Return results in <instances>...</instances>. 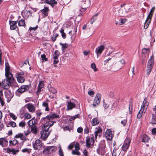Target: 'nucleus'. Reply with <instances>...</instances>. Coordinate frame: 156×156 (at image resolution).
Returning <instances> with one entry per match:
<instances>
[{
	"label": "nucleus",
	"instance_id": "13d9d810",
	"mask_svg": "<svg viewBox=\"0 0 156 156\" xmlns=\"http://www.w3.org/2000/svg\"><path fill=\"white\" fill-rule=\"evenodd\" d=\"M58 36V35L57 34H55L53 35L52 37V40L53 41H55L56 40Z\"/></svg>",
	"mask_w": 156,
	"mask_h": 156
},
{
	"label": "nucleus",
	"instance_id": "69168bd1",
	"mask_svg": "<svg viewBox=\"0 0 156 156\" xmlns=\"http://www.w3.org/2000/svg\"><path fill=\"white\" fill-rule=\"evenodd\" d=\"M84 131L85 133L86 134L88 133H89V129L87 127H86L84 129Z\"/></svg>",
	"mask_w": 156,
	"mask_h": 156
},
{
	"label": "nucleus",
	"instance_id": "412c9836",
	"mask_svg": "<svg viewBox=\"0 0 156 156\" xmlns=\"http://www.w3.org/2000/svg\"><path fill=\"white\" fill-rule=\"evenodd\" d=\"M140 139L142 142L147 143L148 142L150 138L146 134H144L141 136Z\"/></svg>",
	"mask_w": 156,
	"mask_h": 156
},
{
	"label": "nucleus",
	"instance_id": "58836bf2",
	"mask_svg": "<svg viewBox=\"0 0 156 156\" xmlns=\"http://www.w3.org/2000/svg\"><path fill=\"white\" fill-rule=\"evenodd\" d=\"M59 52L58 50H56L53 54V58H58L59 56Z\"/></svg>",
	"mask_w": 156,
	"mask_h": 156
},
{
	"label": "nucleus",
	"instance_id": "9b49d317",
	"mask_svg": "<svg viewBox=\"0 0 156 156\" xmlns=\"http://www.w3.org/2000/svg\"><path fill=\"white\" fill-rule=\"evenodd\" d=\"M101 98V94L99 93L97 94L95 97L93 105L95 107L99 104L100 103Z\"/></svg>",
	"mask_w": 156,
	"mask_h": 156
},
{
	"label": "nucleus",
	"instance_id": "6e6d98bb",
	"mask_svg": "<svg viewBox=\"0 0 156 156\" xmlns=\"http://www.w3.org/2000/svg\"><path fill=\"white\" fill-rule=\"evenodd\" d=\"M71 129V127H69L68 126H66L63 129L64 131L69 130V131H70Z\"/></svg>",
	"mask_w": 156,
	"mask_h": 156
},
{
	"label": "nucleus",
	"instance_id": "bf43d9fd",
	"mask_svg": "<svg viewBox=\"0 0 156 156\" xmlns=\"http://www.w3.org/2000/svg\"><path fill=\"white\" fill-rule=\"evenodd\" d=\"M88 94L89 95L92 96L94 94V92L93 90H90L88 92Z\"/></svg>",
	"mask_w": 156,
	"mask_h": 156
},
{
	"label": "nucleus",
	"instance_id": "e2e57ef3",
	"mask_svg": "<svg viewBox=\"0 0 156 156\" xmlns=\"http://www.w3.org/2000/svg\"><path fill=\"white\" fill-rule=\"evenodd\" d=\"M83 131V128L82 127H79L77 129V131L78 133H81Z\"/></svg>",
	"mask_w": 156,
	"mask_h": 156
},
{
	"label": "nucleus",
	"instance_id": "393cba45",
	"mask_svg": "<svg viewBox=\"0 0 156 156\" xmlns=\"http://www.w3.org/2000/svg\"><path fill=\"white\" fill-rule=\"evenodd\" d=\"M17 80L18 82L20 83H22L24 82L25 79L24 77L20 74H18L16 76Z\"/></svg>",
	"mask_w": 156,
	"mask_h": 156
},
{
	"label": "nucleus",
	"instance_id": "cd10ccee",
	"mask_svg": "<svg viewBox=\"0 0 156 156\" xmlns=\"http://www.w3.org/2000/svg\"><path fill=\"white\" fill-rule=\"evenodd\" d=\"M36 123L35 119L34 117L31 120H30L28 122V126L30 127L34 126Z\"/></svg>",
	"mask_w": 156,
	"mask_h": 156
},
{
	"label": "nucleus",
	"instance_id": "4c0bfd02",
	"mask_svg": "<svg viewBox=\"0 0 156 156\" xmlns=\"http://www.w3.org/2000/svg\"><path fill=\"white\" fill-rule=\"evenodd\" d=\"M79 117L80 116L79 115V114H78L76 115H74L73 116H71L69 118V120L70 121H71L74 120L76 118H79Z\"/></svg>",
	"mask_w": 156,
	"mask_h": 156
},
{
	"label": "nucleus",
	"instance_id": "a18cd8bd",
	"mask_svg": "<svg viewBox=\"0 0 156 156\" xmlns=\"http://www.w3.org/2000/svg\"><path fill=\"white\" fill-rule=\"evenodd\" d=\"M119 65L120 66V67H123V65L125 64L124 60L123 59H121L119 62Z\"/></svg>",
	"mask_w": 156,
	"mask_h": 156
},
{
	"label": "nucleus",
	"instance_id": "e433bc0d",
	"mask_svg": "<svg viewBox=\"0 0 156 156\" xmlns=\"http://www.w3.org/2000/svg\"><path fill=\"white\" fill-rule=\"evenodd\" d=\"M25 25V21L24 20L21 19L18 22V25L19 26H24Z\"/></svg>",
	"mask_w": 156,
	"mask_h": 156
},
{
	"label": "nucleus",
	"instance_id": "4468645a",
	"mask_svg": "<svg viewBox=\"0 0 156 156\" xmlns=\"http://www.w3.org/2000/svg\"><path fill=\"white\" fill-rule=\"evenodd\" d=\"M29 88L28 85H22L17 89V91L19 93H22L28 90Z\"/></svg>",
	"mask_w": 156,
	"mask_h": 156
},
{
	"label": "nucleus",
	"instance_id": "c85d7f7f",
	"mask_svg": "<svg viewBox=\"0 0 156 156\" xmlns=\"http://www.w3.org/2000/svg\"><path fill=\"white\" fill-rule=\"evenodd\" d=\"M48 9L47 7H44L43 9L41 10L42 12L44 14L45 16H48Z\"/></svg>",
	"mask_w": 156,
	"mask_h": 156
},
{
	"label": "nucleus",
	"instance_id": "6ab92c4d",
	"mask_svg": "<svg viewBox=\"0 0 156 156\" xmlns=\"http://www.w3.org/2000/svg\"><path fill=\"white\" fill-rule=\"evenodd\" d=\"M21 67L27 68H31V67L29 66V60L27 59L25 60L24 62H21L20 64Z\"/></svg>",
	"mask_w": 156,
	"mask_h": 156
},
{
	"label": "nucleus",
	"instance_id": "f8f14e48",
	"mask_svg": "<svg viewBox=\"0 0 156 156\" xmlns=\"http://www.w3.org/2000/svg\"><path fill=\"white\" fill-rule=\"evenodd\" d=\"M25 107L28 109L29 112L34 113L35 110V107L31 103H28L25 105Z\"/></svg>",
	"mask_w": 156,
	"mask_h": 156
},
{
	"label": "nucleus",
	"instance_id": "09e8293b",
	"mask_svg": "<svg viewBox=\"0 0 156 156\" xmlns=\"http://www.w3.org/2000/svg\"><path fill=\"white\" fill-rule=\"evenodd\" d=\"M64 30L63 29H62L60 30V32L62 34V37L64 38H65L66 37V34L64 32Z\"/></svg>",
	"mask_w": 156,
	"mask_h": 156
},
{
	"label": "nucleus",
	"instance_id": "7c9ffc66",
	"mask_svg": "<svg viewBox=\"0 0 156 156\" xmlns=\"http://www.w3.org/2000/svg\"><path fill=\"white\" fill-rule=\"evenodd\" d=\"M31 131L32 133L36 134L37 132V129L35 125L31 127Z\"/></svg>",
	"mask_w": 156,
	"mask_h": 156
},
{
	"label": "nucleus",
	"instance_id": "79ce46f5",
	"mask_svg": "<svg viewBox=\"0 0 156 156\" xmlns=\"http://www.w3.org/2000/svg\"><path fill=\"white\" fill-rule=\"evenodd\" d=\"M49 90L50 92L53 94H55L57 92L55 89L52 87H50L49 88Z\"/></svg>",
	"mask_w": 156,
	"mask_h": 156
},
{
	"label": "nucleus",
	"instance_id": "39448f33",
	"mask_svg": "<svg viewBox=\"0 0 156 156\" xmlns=\"http://www.w3.org/2000/svg\"><path fill=\"white\" fill-rule=\"evenodd\" d=\"M154 9L155 7H153L151 9L149 14L147 18L144 26V27L145 29H146L148 28V26L151 22Z\"/></svg>",
	"mask_w": 156,
	"mask_h": 156
},
{
	"label": "nucleus",
	"instance_id": "603ef678",
	"mask_svg": "<svg viewBox=\"0 0 156 156\" xmlns=\"http://www.w3.org/2000/svg\"><path fill=\"white\" fill-rule=\"evenodd\" d=\"M19 125L20 127H23L26 125V123L23 122H21L19 123Z\"/></svg>",
	"mask_w": 156,
	"mask_h": 156
},
{
	"label": "nucleus",
	"instance_id": "aec40b11",
	"mask_svg": "<svg viewBox=\"0 0 156 156\" xmlns=\"http://www.w3.org/2000/svg\"><path fill=\"white\" fill-rule=\"evenodd\" d=\"M44 86V82L43 81H40L38 86L37 90L36 92L37 94H39L41 91V89L43 88Z\"/></svg>",
	"mask_w": 156,
	"mask_h": 156
},
{
	"label": "nucleus",
	"instance_id": "473e14b6",
	"mask_svg": "<svg viewBox=\"0 0 156 156\" xmlns=\"http://www.w3.org/2000/svg\"><path fill=\"white\" fill-rule=\"evenodd\" d=\"M60 44L62 46V50L63 52L65 51V49L68 47V45L67 44H62L60 43Z\"/></svg>",
	"mask_w": 156,
	"mask_h": 156
},
{
	"label": "nucleus",
	"instance_id": "774afa93",
	"mask_svg": "<svg viewBox=\"0 0 156 156\" xmlns=\"http://www.w3.org/2000/svg\"><path fill=\"white\" fill-rule=\"evenodd\" d=\"M152 133L153 134H156V128H153L152 130Z\"/></svg>",
	"mask_w": 156,
	"mask_h": 156
},
{
	"label": "nucleus",
	"instance_id": "f704fd0d",
	"mask_svg": "<svg viewBox=\"0 0 156 156\" xmlns=\"http://www.w3.org/2000/svg\"><path fill=\"white\" fill-rule=\"evenodd\" d=\"M18 142V140L16 139H14L13 140H10L9 141L10 145L13 146L15 145Z\"/></svg>",
	"mask_w": 156,
	"mask_h": 156
},
{
	"label": "nucleus",
	"instance_id": "9d476101",
	"mask_svg": "<svg viewBox=\"0 0 156 156\" xmlns=\"http://www.w3.org/2000/svg\"><path fill=\"white\" fill-rule=\"evenodd\" d=\"M131 140L130 139L128 138H126L124 143L122 146V150L124 151H126L129 148L130 145Z\"/></svg>",
	"mask_w": 156,
	"mask_h": 156
},
{
	"label": "nucleus",
	"instance_id": "8fccbe9b",
	"mask_svg": "<svg viewBox=\"0 0 156 156\" xmlns=\"http://www.w3.org/2000/svg\"><path fill=\"white\" fill-rule=\"evenodd\" d=\"M126 20L125 19H121L119 20V23L120 25L124 24L126 21Z\"/></svg>",
	"mask_w": 156,
	"mask_h": 156
},
{
	"label": "nucleus",
	"instance_id": "f3484780",
	"mask_svg": "<svg viewBox=\"0 0 156 156\" xmlns=\"http://www.w3.org/2000/svg\"><path fill=\"white\" fill-rule=\"evenodd\" d=\"M102 133V129L100 127H96L94 129V133L95 138L96 139L97 136L100 137Z\"/></svg>",
	"mask_w": 156,
	"mask_h": 156
},
{
	"label": "nucleus",
	"instance_id": "de8ad7c7",
	"mask_svg": "<svg viewBox=\"0 0 156 156\" xmlns=\"http://www.w3.org/2000/svg\"><path fill=\"white\" fill-rule=\"evenodd\" d=\"M9 115L10 117L14 120H16L17 118V117L13 113H10Z\"/></svg>",
	"mask_w": 156,
	"mask_h": 156
},
{
	"label": "nucleus",
	"instance_id": "052dcab7",
	"mask_svg": "<svg viewBox=\"0 0 156 156\" xmlns=\"http://www.w3.org/2000/svg\"><path fill=\"white\" fill-rule=\"evenodd\" d=\"M59 155L60 156H64L62 152V149L61 147H60L59 150Z\"/></svg>",
	"mask_w": 156,
	"mask_h": 156
},
{
	"label": "nucleus",
	"instance_id": "1a4fd4ad",
	"mask_svg": "<svg viewBox=\"0 0 156 156\" xmlns=\"http://www.w3.org/2000/svg\"><path fill=\"white\" fill-rule=\"evenodd\" d=\"M86 146L89 148H90L93 146L94 144V136H88L86 138Z\"/></svg>",
	"mask_w": 156,
	"mask_h": 156
},
{
	"label": "nucleus",
	"instance_id": "f03ea898",
	"mask_svg": "<svg viewBox=\"0 0 156 156\" xmlns=\"http://www.w3.org/2000/svg\"><path fill=\"white\" fill-rule=\"evenodd\" d=\"M10 69H5V75L6 79L3 80L1 85L4 89H7L9 87L10 85L14 83L15 79L12 74L10 72Z\"/></svg>",
	"mask_w": 156,
	"mask_h": 156
},
{
	"label": "nucleus",
	"instance_id": "6e6552de",
	"mask_svg": "<svg viewBox=\"0 0 156 156\" xmlns=\"http://www.w3.org/2000/svg\"><path fill=\"white\" fill-rule=\"evenodd\" d=\"M73 99H71L69 101H67V106L66 108L67 110H71L73 108H75L76 107V104L77 102L75 100H74L75 102H73Z\"/></svg>",
	"mask_w": 156,
	"mask_h": 156
},
{
	"label": "nucleus",
	"instance_id": "4be33fe9",
	"mask_svg": "<svg viewBox=\"0 0 156 156\" xmlns=\"http://www.w3.org/2000/svg\"><path fill=\"white\" fill-rule=\"evenodd\" d=\"M17 22L16 21H9L10 28L12 30H14L17 27Z\"/></svg>",
	"mask_w": 156,
	"mask_h": 156
},
{
	"label": "nucleus",
	"instance_id": "37998d69",
	"mask_svg": "<svg viewBox=\"0 0 156 156\" xmlns=\"http://www.w3.org/2000/svg\"><path fill=\"white\" fill-rule=\"evenodd\" d=\"M149 52V48H143L142 49V52L143 54H145L148 53Z\"/></svg>",
	"mask_w": 156,
	"mask_h": 156
},
{
	"label": "nucleus",
	"instance_id": "338daca9",
	"mask_svg": "<svg viewBox=\"0 0 156 156\" xmlns=\"http://www.w3.org/2000/svg\"><path fill=\"white\" fill-rule=\"evenodd\" d=\"M103 106H104V108L105 109H106L108 107V105L106 103L104 102Z\"/></svg>",
	"mask_w": 156,
	"mask_h": 156
},
{
	"label": "nucleus",
	"instance_id": "c9c22d12",
	"mask_svg": "<svg viewBox=\"0 0 156 156\" xmlns=\"http://www.w3.org/2000/svg\"><path fill=\"white\" fill-rule=\"evenodd\" d=\"M24 117L25 119H29L31 118V115L28 112H25L24 113Z\"/></svg>",
	"mask_w": 156,
	"mask_h": 156
},
{
	"label": "nucleus",
	"instance_id": "20e7f679",
	"mask_svg": "<svg viewBox=\"0 0 156 156\" xmlns=\"http://www.w3.org/2000/svg\"><path fill=\"white\" fill-rule=\"evenodd\" d=\"M81 7H79L76 10V11L79 15H82L84 12L86 11L87 8L89 6V5H87L84 2L83 0L80 3Z\"/></svg>",
	"mask_w": 156,
	"mask_h": 156
},
{
	"label": "nucleus",
	"instance_id": "a211bd4d",
	"mask_svg": "<svg viewBox=\"0 0 156 156\" xmlns=\"http://www.w3.org/2000/svg\"><path fill=\"white\" fill-rule=\"evenodd\" d=\"M5 97L8 99V100H10L13 96V93H12L10 90L6 89L5 90Z\"/></svg>",
	"mask_w": 156,
	"mask_h": 156
},
{
	"label": "nucleus",
	"instance_id": "2eb2a0df",
	"mask_svg": "<svg viewBox=\"0 0 156 156\" xmlns=\"http://www.w3.org/2000/svg\"><path fill=\"white\" fill-rule=\"evenodd\" d=\"M112 131L110 129H107L105 133V136L107 140H112L113 136L112 133Z\"/></svg>",
	"mask_w": 156,
	"mask_h": 156
},
{
	"label": "nucleus",
	"instance_id": "c03bdc74",
	"mask_svg": "<svg viewBox=\"0 0 156 156\" xmlns=\"http://www.w3.org/2000/svg\"><path fill=\"white\" fill-rule=\"evenodd\" d=\"M54 62L53 64L55 67H57L58 66H57L56 64L58 62V58H53Z\"/></svg>",
	"mask_w": 156,
	"mask_h": 156
},
{
	"label": "nucleus",
	"instance_id": "5fc2aeb1",
	"mask_svg": "<svg viewBox=\"0 0 156 156\" xmlns=\"http://www.w3.org/2000/svg\"><path fill=\"white\" fill-rule=\"evenodd\" d=\"M152 115H156V105L155 106L154 108L153 109Z\"/></svg>",
	"mask_w": 156,
	"mask_h": 156
},
{
	"label": "nucleus",
	"instance_id": "a19ab883",
	"mask_svg": "<svg viewBox=\"0 0 156 156\" xmlns=\"http://www.w3.org/2000/svg\"><path fill=\"white\" fill-rule=\"evenodd\" d=\"M50 147H49V146L47 147L43 150V153L45 154H48L50 151Z\"/></svg>",
	"mask_w": 156,
	"mask_h": 156
},
{
	"label": "nucleus",
	"instance_id": "dca6fc26",
	"mask_svg": "<svg viewBox=\"0 0 156 156\" xmlns=\"http://www.w3.org/2000/svg\"><path fill=\"white\" fill-rule=\"evenodd\" d=\"M105 49V47L103 45H101L97 47L95 50V52L97 54L98 57L101 55L103 50Z\"/></svg>",
	"mask_w": 156,
	"mask_h": 156
},
{
	"label": "nucleus",
	"instance_id": "0e129e2a",
	"mask_svg": "<svg viewBox=\"0 0 156 156\" xmlns=\"http://www.w3.org/2000/svg\"><path fill=\"white\" fill-rule=\"evenodd\" d=\"M126 122H127L126 120L125 119V120H123L121 121V123L123 126H125V124H126Z\"/></svg>",
	"mask_w": 156,
	"mask_h": 156
},
{
	"label": "nucleus",
	"instance_id": "ddd939ff",
	"mask_svg": "<svg viewBox=\"0 0 156 156\" xmlns=\"http://www.w3.org/2000/svg\"><path fill=\"white\" fill-rule=\"evenodd\" d=\"M75 150H72V153L73 155H80V154L79 151L80 149L79 144L76 143L74 145Z\"/></svg>",
	"mask_w": 156,
	"mask_h": 156
},
{
	"label": "nucleus",
	"instance_id": "2f4dec72",
	"mask_svg": "<svg viewBox=\"0 0 156 156\" xmlns=\"http://www.w3.org/2000/svg\"><path fill=\"white\" fill-rule=\"evenodd\" d=\"M99 123V121L96 118H94L92 120L91 123L92 126H94L97 125Z\"/></svg>",
	"mask_w": 156,
	"mask_h": 156
},
{
	"label": "nucleus",
	"instance_id": "c756f323",
	"mask_svg": "<svg viewBox=\"0 0 156 156\" xmlns=\"http://www.w3.org/2000/svg\"><path fill=\"white\" fill-rule=\"evenodd\" d=\"M16 123L13 121L10 122L8 124H7V127H9L10 126L12 127H16Z\"/></svg>",
	"mask_w": 156,
	"mask_h": 156
},
{
	"label": "nucleus",
	"instance_id": "7ed1b4c3",
	"mask_svg": "<svg viewBox=\"0 0 156 156\" xmlns=\"http://www.w3.org/2000/svg\"><path fill=\"white\" fill-rule=\"evenodd\" d=\"M149 104V102L147 101L145 98L142 105L141 109L138 112L137 116V118L140 119L141 117L143 114L146 112Z\"/></svg>",
	"mask_w": 156,
	"mask_h": 156
},
{
	"label": "nucleus",
	"instance_id": "4d7b16f0",
	"mask_svg": "<svg viewBox=\"0 0 156 156\" xmlns=\"http://www.w3.org/2000/svg\"><path fill=\"white\" fill-rule=\"evenodd\" d=\"M97 19V18L95 17H94V16L91 18L90 22L91 24H92Z\"/></svg>",
	"mask_w": 156,
	"mask_h": 156
},
{
	"label": "nucleus",
	"instance_id": "680f3d73",
	"mask_svg": "<svg viewBox=\"0 0 156 156\" xmlns=\"http://www.w3.org/2000/svg\"><path fill=\"white\" fill-rule=\"evenodd\" d=\"M37 28H38L37 26H36L35 27H30L29 28V30L30 31L31 30H36L37 29Z\"/></svg>",
	"mask_w": 156,
	"mask_h": 156
},
{
	"label": "nucleus",
	"instance_id": "5701e85b",
	"mask_svg": "<svg viewBox=\"0 0 156 156\" xmlns=\"http://www.w3.org/2000/svg\"><path fill=\"white\" fill-rule=\"evenodd\" d=\"M5 150H6V152L9 154H16L17 152H19L18 150H15L13 149H11L10 148L8 147L6 149H5Z\"/></svg>",
	"mask_w": 156,
	"mask_h": 156
},
{
	"label": "nucleus",
	"instance_id": "b1692460",
	"mask_svg": "<svg viewBox=\"0 0 156 156\" xmlns=\"http://www.w3.org/2000/svg\"><path fill=\"white\" fill-rule=\"evenodd\" d=\"M8 143V141L5 138H1V145L2 147H7Z\"/></svg>",
	"mask_w": 156,
	"mask_h": 156
},
{
	"label": "nucleus",
	"instance_id": "a878e982",
	"mask_svg": "<svg viewBox=\"0 0 156 156\" xmlns=\"http://www.w3.org/2000/svg\"><path fill=\"white\" fill-rule=\"evenodd\" d=\"M42 106L43 108H44L45 111H49L48 104L47 102L46 101L43 102H42Z\"/></svg>",
	"mask_w": 156,
	"mask_h": 156
},
{
	"label": "nucleus",
	"instance_id": "72a5a7b5",
	"mask_svg": "<svg viewBox=\"0 0 156 156\" xmlns=\"http://www.w3.org/2000/svg\"><path fill=\"white\" fill-rule=\"evenodd\" d=\"M45 1L47 3L50 4H55L57 3L56 0H45Z\"/></svg>",
	"mask_w": 156,
	"mask_h": 156
},
{
	"label": "nucleus",
	"instance_id": "bb28decb",
	"mask_svg": "<svg viewBox=\"0 0 156 156\" xmlns=\"http://www.w3.org/2000/svg\"><path fill=\"white\" fill-rule=\"evenodd\" d=\"M154 65V60L152 59L149 60L148 62L147 67L148 68H152Z\"/></svg>",
	"mask_w": 156,
	"mask_h": 156
},
{
	"label": "nucleus",
	"instance_id": "864d4df0",
	"mask_svg": "<svg viewBox=\"0 0 156 156\" xmlns=\"http://www.w3.org/2000/svg\"><path fill=\"white\" fill-rule=\"evenodd\" d=\"M41 58L43 61H46L47 60V58H46V55L44 54L41 55Z\"/></svg>",
	"mask_w": 156,
	"mask_h": 156
},
{
	"label": "nucleus",
	"instance_id": "ea45409f",
	"mask_svg": "<svg viewBox=\"0 0 156 156\" xmlns=\"http://www.w3.org/2000/svg\"><path fill=\"white\" fill-rule=\"evenodd\" d=\"M151 123L152 124H156V116L155 115H152Z\"/></svg>",
	"mask_w": 156,
	"mask_h": 156
},
{
	"label": "nucleus",
	"instance_id": "3c124183",
	"mask_svg": "<svg viewBox=\"0 0 156 156\" xmlns=\"http://www.w3.org/2000/svg\"><path fill=\"white\" fill-rule=\"evenodd\" d=\"M49 147H50V151H51L52 152L55 151L56 149V147L54 146H49Z\"/></svg>",
	"mask_w": 156,
	"mask_h": 156
},
{
	"label": "nucleus",
	"instance_id": "0eeeda50",
	"mask_svg": "<svg viewBox=\"0 0 156 156\" xmlns=\"http://www.w3.org/2000/svg\"><path fill=\"white\" fill-rule=\"evenodd\" d=\"M42 143L41 140L37 139L33 143V147L35 150H39L41 149Z\"/></svg>",
	"mask_w": 156,
	"mask_h": 156
},
{
	"label": "nucleus",
	"instance_id": "f257e3e1",
	"mask_svg": "<svg viewBox=\"0 0 156 156\" xmlns=\"http://www.w3.org/2000/svg\"><path fill=\"white\" fill-rule=\"evenodd\" d=\"M60 117L57 113H54L47 115L42 118L41 122L44 124L41 131V137L43 140H46L50 134L49 128L52 126L56 122V121L53 120L55 119H59Z\"/></svg>",
	"mask_w": 156,
	"mask_h": 156
},
{
	"label": "nucleus",
	"instance_id": "423d86ee",
	"mask_svg": "<svg viewBox=\"0 0 156 156\" xmlns=\"http://www.w3.org/2000/svg\"><path fill=\"white\" fill-rule=\"evenodd\" d=\"M24 135L23 133H20L16 134L15 138H20L21 140H26V136L30 133V131L29 128L26 131H24Z\"/></svg>",
	"mask_w": 156,
	"mask_h": 156
},
{
	"label": "nucleus",
	"instance_id": "49530a36",
	"mask_svg": "<svg viewBox=\"0 0 156 156\" xmlns=\"http://www.w3.org/2000/svg\"><path fill=\"white\" fill-rule=\"evenodd\" d=\"M132 105V103L130 102L129 106V113H131L132 112L133 108Z\"/></svg>",
	"mask_w": 156,
	"mask_h": 156
}]
</instances>
